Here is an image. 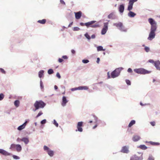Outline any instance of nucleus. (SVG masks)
Listing matches in <instances>:
<instances>
[{"mask_svg": "<svg viewBox=\"0 0 160 160\" xmlns=\"http://www.w3.org/2000/svg\"><path fill=\"white\" fill-rule=\"evenodd\" d=\"M68 102V100H67L66 97L65 96H63L62 98V102L61 103V105L63 107L66 106L67 103Z\"/></svg>", "mask_w": 160, "mask_h": 160, "instance_id": "ddd939ff", "label": "nucleus"}, {"mask_svg": "<svg viewBox=\"0 0 160 160\" xmlns=\"http://www.w3.org/2000/svg\"><path fill=\"white\" fill-rule=\"evenodd\" d=\"M40 83L41 89L42 90H43L44 88V86L43 85V82L41 80H40Z\"/></svg>", "mask_w": 160, "mask_h": 160, "instance_id": "c9c22d12", "label": "nucleus"}, {"mask_svg": "<svg viewBox=\"0 0 160 160\" xmlns=\"http://www.w3.org/2000/svg\"><path fill=\"white\" fill-rule=\"evenodd\" d=\"M43 149L44 151H46L47 152L50 150L49 148L46 146H44Z\"/></svg>", "mask_w": 160, "mask_h": 160, "instance_id": "ea45409f", "label": "nucleus"}, {"mask_svg": "<svg viewBox=\"0 0 160 160\" xmlns=\"http://www.w3.org/2000/svg\"><path fill=\"white\" fill-rule=\"evenodd\" d=\"M123 69L122 67H120L116 68L111 73V77L112 78H114L119 76L121 72Z\"/></svg>", "mask_w": 160, "mask_h": 160, "instance_id": "f257e3e1", "label": "nucleus"}, {"mask_svg": "<svg viewBox=\"0 0 160 160\" xmlns=\"http://www.w3.org/2000/svg\"><path fill=\"white\" fill-rule=\"evenodd\" d=\"M60 2L62 4L64 5L65 4V3L63 0H60Z\"/></svg>", "mask_w": 160, "mask_h": 160, "instance_id": "680f3d73", "label": "nucleus"}, {"mask_svg": "<svg viewBox=\"0 0 160 160\" xmlns=\"http://www.w3.org/2000/svg\"><path fill=\"white\" fill-rule=\"evenodd\" d=\"M148 21L151 25L150 31L155 32L157 28L156 22L152 18H149Z\"/></svg>", "mask_w": 160, "mask_h": 160, "instance_id": "f03ea898", "label": "nucleus"}, {"mask_svg": "<svg viewBox=\"0 0 160 160\" xmlns=\"http://www.w3.org/2000/svg\"><path fill=\"white\" fill-rule=\"evenodd\" d=\"M56 76L59 79L60 78H61V76L60 74L59 73V72H57V74H56Z\"/></svg>", "mask_w": 160, "mask_h": 160, "instance_id": "864d4df0", "label": "nucleus"}, {"mask_svg": "<svg viewBox=\"0 0 160 160\" xmlns=\"http://www.w3.org/2000/svg\"><path fill=\"white\" fill-rule=\"evenodd\" d=\"M126 82L128 85H130L131 84V82L129 80L127 79L126 80Z\"/></svg>", "mask_w": 160, "mask_h": 160, "instance_id": "09e8293b", "label": "nucleus"}, {"mask_svg": "<svg viewBox=\"0 0 160 160\" xmlns=\"http://www.w3.org/2000/svg\"><path fill=\"white\" fill-rule=\"evenodd\" d=\"M53 124L57 127H58V124L57 122L56 121L55 119H54L53 120Z\"/></svg>", "mask_w": 160, "mask_h": 160, "instance_id": "37998d69", "label": "nucleus"}, {"mask_svg": "<svg viewBox=\"0 0 160 160\" xmlns=\"http://www.w3.org/2000/svg\"><path fill=\"white\" fill-rule=\"evenodd\" d=\"M0 153L5 156H10L12 155L11 153L2 149H0Z\"/></svg>", "mask_w": 160, "mask_h": 160, "instance_id": "9b49d317", "label": "nucleus"}, {"mask_svg": "<svg viewBox=\"0 0 160 160\" xmlns=\"http://www.w3.org/2000/svg\"><path fill=\"white\" fill-rule=\"evenodd\" d=\"M80 28L78 27H74L73 28V30L74 31H78L80 30Z\"/></svg>", "mask_w": 160, "mask_h": 160, "instance_id": "8fccbe9b", "label": "nucleus"}, {"mask_svg": "<svg viewBox=\"0 0 160 160\" xmlns=\"http://www.w3.org/2000/svg\"><path fill=\"white\" fill-rule=\"evenodd\" d=\"M140 104L142 106H144L150 104L149 103H145V104H143L142 102H140Z\"/></svg>", "mask_w": 160, "mask_h": 160, "instance_id": "4d7b16f0", "label": "nucleus"}, {"mask_svg": "<svg viewBox=\"0 0 160 160\" xmlns=\"http://www.w3.org/2000/svg\"><path fill=\"white\" fill-rule=\"evenodd\" d=\"M0 71L2 73H3L4 74L5 73V71H4V70L3 69H2V68H0Z\"/></svg>", "mask_w": 160, "mask_h": 160, "instance_id": "13d9d810", "label": "nucleus"}, {"mask_svg": "<svg viewBox=\"0 0 160 160\" xmlns=\"http://www.w3.org/2000/svg\"><path fill=\"white\" fill-rule=\"evenodd\" d=\"M20 140L24 142L25 144H28L29 142L28 139L26 137L23 138L21 139H20Z\"/></svg>", "mask_w": 160, "mask_h": 160, "instance_id": "aec40b11", "label": "nucleus"}, {"mask_svg": "<svg viewBox=\"0 0 160 160\" xmlns=\"http://www.w3.org/2000/svg\"><path fill=\"white\" fill-rule=\"evenodd\" d=\"M147 160H154V158L152 155L150 154Z\"/></svg>", "mask_w": 160, "mask_h": 160, "instance_id": "473e14b6", "label": "nucleus"}, {"mask_svg": "<svg viewBox=\"0 0 160 160\" xmlns=\"http://www.w3.org/2000/svg\"><path fill=\"white\" fill-rule=\"evenodd\" d=\"M38 22L41 24H44L46 22V20L45 19H43L42 20H39L38 21Z\"/></svg>", "mask_w": 160, "mask_h": 160, "instance_id": "7c9ffc66", "label": "nucleus"}, {"mask_svg": "<svg viewBox=\"0 0 160 160\" xmlns=\"http://www.w3.org/2000/svg\"><path fill=\"white\" fill-rule=\"evenodd\" d=\"M144 50L147 52H148L150 51V48L149 47L145 46Z\"/></svg>", "mask_w": 160, "mask_h": 160, "instance_id": "a19ab883", "label": "nucleus"}, {"mask_svg": "<svg viewBox=\"0 0 160 160\" xmlns=\"http://www.w3.org/2000/svg\"><path fill=\"white\" fill-rule=\"evenodd\" d=\"M85 36L86 37V38H87L88 40H90L91 38L90 37V36L87 33H86L84 34Z\"/></svg>", "mask_w": 160, "mask_h": 160, "instance_id": "79ce46f5", "label": "nucleus"}, {"mask_svg": "<svg viewBox=\"0 0 160 160\" xmlns=\"http://www.w3.org/2000/svg\"><path fill=\"white\" fill-rule=\"evenodd\" d=\"M96 22V21H92L89 22H87L84 23L82 22H80V24L81 26H83L84 25H85L87 27H88L90 25L92 24H93L95 23Z\"/></svg>", "mask_w": 160, "mask_h": 160, "instance_id": "9d476101", "label": "nucleus"}, {"mask_svg": "<svg viewBox=\"0 0 160 160\" xmlns=\"http://www.w3.org/2000/svg\"><path fill=\"white\" fill-rule=\"evenodd\" d=\"M28 123V121L26 120L25 122L22 125L19 126L17 128L18 130L19 131H21L23 129H24Z\"/></svg>", "mask_w": 160, "mask_h": 160, "instance_id": "4468645a", "label": "nucleus"}, {"mask_svg": "<svg viewBox=\"0 0 160 160\" xmlns=\"http://www.w3.org/2000/svg\"><path fill=\"white\" fill-rule=\"evenodd\" d=\"M138 153L141 154L140 156L139 157L136 155H134L131 157L130 160H142L143 159V153L141 152Z\"/></svg>", "mask_w": 160, "mask_h": 160, "instance_id": "39448f33", "label": "nucleus"}, {"mask_svg": "<svg viewBox=\"0 0 160 160\" xmlns=\"http://www.w3.org/2000/svg\"><path fill=\"white\" fill-rule=\"evenodd\" d=\"M148 62L151 63H154V62H155L152 59H149L148 60Z\"/></svg>", "mask_w": 160, "mask_h": 160, "instance_id": "5fc2aeb1", "label": "nucleus"}, {"mask_svg": "<svg viewBox=\"0 0 160 160\" xmlns=\"http://www.w3.org/2000/svg\"><path fill=\"white\" fill-rule=\"evenodd\" d=\"M133 5L128 3L127 10L130 11L132 9Z\"/></svg>", "mask_w": 160, "mask_h": 160, "instance_id": "c756f323", "label": "nucleus"}, {"mask_svg": "<svg viewBox=\"0 0 160 160\" xmlns=\"http://www.w3.org/2000/svg\"><path fill=\"white\" fill-rule=\"evenodd\" d=\"M82 62L84 63H87L89 62V61L88 59H83L82 60Z\"/></svg>", "mask_w": 160, "mask_h": 160, "instance_id": "de8ad7c7", "label": "nucleus"}, {"mask_svg": "<svg viewBox=\"0 0 160 160\" xmlns=\"http://www.w3.org/2000/svg\"><path fill=\"white\" fill-rule=\"evenodd\" d=\"M150 123L153 126H154L155 125V122H151Z\"/></svg>", "mask_w": 160, "mask_h": 160, "instance_id": "bf43d9fd", "label": "nucleus"}, {"mask_svg": "<svg viewBox=\"0 0 160 160\" xmlns=\"http://www.w3.org/2000/svg\"><path fill=\"white\" fill-rule=\"evenodd\" d=\"M54 72L53 71L52 69H49L48 71V73L49 74H51Z\"/></svg>", "mask_w": 160, "mask_h": 160, "instance_id": "f704fd0d", "label": "nucleus"}, {"mask_svg": "<svg viewBox=\"0 0 160 160\" xmlns=\"http://www.w3.org/2000/svg\"><path fill=\"white\" fill-rule=\"evenodd\" d=\"M71 52L72 53L74 54L75 53V51L74 50L72 49L71 50Z\"/></svg>", "mask_w": 160, "mask_h": 160, "instance_id": "774afa93", "label": "nucleus"}, {"mask_svg": "<svg viewBox=\"0 0 160 160\" xmlns=\"http://www.w3.org/2000/svg\"><path fill=\"white\" fill-rule=\"evenodd\" d=\"M113 25L116 26L121 32H126L127 31V29L124 27L121 22L114 23Z\"/></svg>", "mask_w": 160, "mask_h": 160, "instance_id": "20e7f679", "label": "nucleus"}, {"mask_svg": "<svg viewBox=\"0 0 160 160\" xmlns=\"http://www.w3.org/2000/svg\"><path fill=\"white\" fill-rule=\"evenodd\" d=\"M149 143L151 145H158L159 144V143L158 142H155L152 141H150Z\"/></svg>", "mask_w": 160, "mask_h": 160, "instance_id": "72a5a7b5", "label": "nucleus"}, {"mask_svg": "<svg viewBox=\"0 0 160 160\" xmlns=\"http://www.w3.org/2000/svg\"><path fill=\"white\" fill-rule=\"evenodd\" d=\"M100 61V59L99 58H97V62L98 63H99V62Z\"/></svg>", "mask_w": 160, "mask_h": 160, "instance_id": "69168bd1", "label": "nucleus"}, {"mask_svg": "<svg viewBox=\"0 0 160 160\" xmlns=\"http://www.w3.org/2000/svg\"><path fill=\"white\" fill-rule=\"evenodd\" d=\"M83 122L82 121L78 122L77 125V129L75 130L76 132L78 131L80 132H82L83 129L82 127L83 126Z\"/></svg>", "mask_w": 160, "mask_h": 160, "instance_id": "423d86ee", "label": "nucleus"}, {"mask_svg": "<svg viewBox=\"0 0 160 160\" xmlns=\"http://www.w3.org/2000/svg\"><path fill=\"white\" fill-rule=\"evenodd\" d=\"M108 22L104 23V26L101 31V34L102 35H104L107 32L108 30Z\"/></svg>", "mask_w": 160, "mask_h": 160, "instance_id": "0eeeda50", "label": "nucleus"}, {"mask_svg": "<svg viewBox=\"0 0 160 160\" xmlns=\"http://www.w3.org/2000/svg\"><path fill=\"white\" fill-rule=\"evenodd\" d=\"M75 18L77 19H80L82 16V12L81 11H79L78 12H74Z\"/></svg>", "mask_w": 160, "mask_h": 160, "instance_id": "2eb2a0df", "label": "nucleus"}, {"mask_svg": "<svg viewBox=\"0 0 160 160\" xmlns=\"http://www.w3.org/2000/svg\"><path fill=\"white\" fill-rule=\"evenodd\" d=\"M43 114V113L42 111H40L38 115H37L36 118H38L41 115H42Z\"/></svg>", "mask_w": 160, "mask_h": 160, "instance_id": "a18cd8bd", "label": "nucleus"}, {"mask_svg": "<svg viewBox=\"0 0 160 160\" xmlns=\"http://www.w3.org/2000/svg\"><path fill=\"white\" fill-rule=\"evenodd\" d=\"M20 102L18 100H16L14 101V105L17 107H18L19 105Z\"/></svg>", "mask_w": 160, "mask_h": 160, "instance_id": "cd10ccee", "label": "nucleus"}, {"mask_svg": "<svg viewBox=\"0 0 160 160\" xmlns=\"http://www.w3.org/2000/svg\"><path fill=\"white\" fill-rule=\"evenodd\" d=\"M44 71L43 70H40L38 72V77L40 78H41L43 75Z\"/></svg>", "mask_w": 160, "mask_h": 160, "instance_id": "a878e982", "label": "nucleus"}, {"mask_svg": "<svg viewBox=\"0 0 160 160\" xmlns=\"http://www.w3.org/2000/svg\"><path fill=\"white\" fill-rule=\"evenodd\" d=\"M133 71L136 73L140 74H145L151 72L150 71H148L142 68H135L134 69Z\"/></svg>", "mask_w": 160, "mask_h": 160, "instance_id": "7ed1b4c3", "label": "nucleus"}, {"mask_svg": "<svg viewBox=\"0 0 160 160\" xmlns=\"http://www.w3.org/2000/svg\"><path fill=\"white\" fill-rule=\"evenodd\" d=\"M97 49L98 51H105V49H103V47L102 46H99L97 47Z\"/></svg>", "mask_w": 160, "mask_h": 160, "instance_id": "bb28decb", "label": "nucleus"}, {"mask_svg": "<svg viewBox=\"0 0 160 160\" xmlns=\"http://www.w3.org/2000/svg\"><path fill=\"white\" fill-rule=\"evenodd\" d=\"M12 157L15 159H20L19 157L15 155H13Z\"/></svg>", "mask_w": 160, "mask_h": 160, "instance_id": "49530a36", "label": "nucleus"}, {"mask_svg": "<svg viewBox=\"0 0 160 160\" xmlns=\"http://www.w3.org/2000/svg\"><path fill=\"white\" fill-rule=\"evenodd\" d=\"M63 59H62V58H59L58 59V62H62V61H63Z\"/></svg>", "mask_w": 160, "mask_h": 160, "instance_id": "e2e57ef3", "label": "nucleus"}, {"mask_svg": "<svg viewBox=\"0 0 160 160\" xmlns=\"http://www.w3.org/2000/svg\"><path fill=\"white\" fill-rule=\"evenodd\" d=\"M89 26L92 28H96L99 27V25L98 24H95L94 25L92 24L90 25Z\"/></svg>", "mask_w": 160, "mask_h": 160, "instance_id": "2f4dec72", "label": "nucleus"}, {"mask_svg": "<svg viewBox=\"0 0 160 160\" xmlns=\"http://www.w3.org/2000/svg\"><path fill=\"white\" fill-rule=\"evenodd\" d=\"M48 154L49 155L50 157H52L54 154L53 151L52 150H50L48 152Z\"/></svg>", "mask_w": 160, "mask_h": 160, "instance_id": "c85d7f7f", "label": "nucleus"}, {"mask_svg": "<svg viewBox=\"0 0 160 160\" xmlns=\"http://www.w3.org/2000/svg\"><path fill=\"white\" fill-rule=\"evenodd\" d=\"M37 103L38 108H43L46 105V104L42 101H36L34 104Z\"/></svg>", "mask_w": 160, "mask_h": 160, "instance_id": "6e6552de", "label": "nucleus"}, {"mask_svg": "<svg viewBox=\"0 0 160 160\" xmlns=\"http://www.w3.org/2000/svg\"><path fill=\"white\" fill-rule=\"evenodd\" d=\"M4 97V95L2 93L0 94V101L2 100Z\"/></svg>", "mask_w": 160, "mask_h": 160, "instance_id": "58836bf2", "label": "nucleus"}, {"mask_svg": "<svg viewBox=\"0 0 160 160\" xmlns=\"http://www.w3.org/2000/svg\"><path fill=\"white\" fill-rule=\"evenodd\" d=\"M108 18L112 19H114L116 18V16L113 12L110 13L108 16Z\"/></svg>", "mask_w": 160, "mask_h": 160, "instance_id": "dca6fc26", "label": "nucleus"}, {"mask_svg": "<svg viewBox=\"0 0 160 160\" xmlns=\"http://www.w3.org/2000/svg\"><path fill=\"white\" fill-rule=\"evenodd\" d=\"M142 150H145L147 148V147L144 145H141L138 147Z\"/></svg>", "mask_w": 160, "mask_h": 160, "instance_id": "b1692460", "label": "nucleus"}, {"mask_svg": "<svg viewBox=\"0 0 160 160\" xmlns=\"http://www.w3.org/2000/svg\"><path fill=\"white\" fill-rule=\"evenodd\" d=\"M118 9L120 13H122L124 9V4H122L120 5Z\"/></svg>", "mask_w": 160, "mask_h": 160, "instance_id": "6ab92c4d", "label": "nucleus"}, {"mask_svg": "<svg viewBox=\"0 0 160 160\" xmlns=\"http://www.w3.org/2000/svg\"><path fill=\"white\" fill-rule=\"evenodd\" d=\"M141 138L140 137L137 135H134L132 138V140L133 141L136 142L139 141Z\"/></svg>", "mask_w": 160, "mask_h": 160, "instance_id": "a211bd4d", "label": "nucleus"}, {"mask_svg": "<svg viewBox=\"0 0 160 160\" xmlns=\"http://www.w3.org/2000/svg\"><path fill=\"white\" fill-rule=\"evenodd\" d=\"M155 32L150 31L149 34V36L148 38V39L149 40L151 41L155 38Z\"/></svg>", "mask_w": 160, "mask_h": 160, "instance_id": "1a4fd4ad", "label": "nucleus"}, {"mask_svg": "<svg viewBox=\"0 0 160 160\" xmlns=\"http://www.w3.org/2000/svg\"><path fill=\"white\" fill-rule=\"evenodd\" d=\"M136 15V14L134 12L130 11L128 13V16L130 18L134 17Z\"/></svg>", "mask_w": 160, "mask_h": 160, "instance_id": "4be33fe9", "label": "nucleus"}, {"mask_svg": "<svg viewBox=\"0 0 160 160\" xmlns=\"http://www.w3.org/2000/svg\"><path fill=\"white\" fill-rule=\"evenodd\" d=\"M16 144H12L11 145L10 149L16 148Z\"/></svg>", "mask_w": 160, "mask_h": 160, "instance_id": "603ef678", "label": "nucleus"}, {"mask_svg": "<svg viewBox=\"0 0 160 160\" xmlns=\"http://www.w3.org/2000/svg\"><path fill=\"white\" fill-rule=\"evenodd\" d=\"M62 58L64 59H67L68 58V57L67 56H62Z\"/></svg>", "mask_w": 160, "mask_h": 160, "instance_id": "0e129e2a", "label": "nucleus"}, {"mask_svg": "<svg viewBox=\"0 0 160 160\" xmlns=\"http://www.w3.org/2000/svg\"><path fill=\"white\" fill-rule=\"evenodd\" d=\"M91 38H92L94 39L95 38V36L94 34H93L91 36Z\"/></svg>", "mask_w": 160, "mask_h": 160, "instance_id": "338daca9", "label": "nucleus"}, {"mask_svg": "<svg viewBox=\"0 0 160 160\" xmlns=\"http://www.w3.org/2000/svg\"><path fill=\"white\" fill-rule=\"evenodd\" d=\"M129 147L128 146H125L122 147L121 150V152L124 153H128L129 152Z\"/></svg>", "mask_w": 160, "mask_h": 160, "instance_id": "f8f14e48", "label": "nucleus"}, {"mask_svg": "<svg viewBox=\"0 0 160 160\" xmlns=\"http://www.w3.org/2000/svg\"><path fill=\"white\" fill-rule=\"evenodd\" d=\"M16 148L17 152H20L22 150V147L20 144H16Z\"/></svg>", "mask_w": 160, "mask_h": 160, "instance_id": "412c9836", "label": "nucleus"}, {"mask_svg": "<svg viewBox=\"0 0 160 160\" xmlns=\"http://www.w3.org/2000/svg\"><path fill=\"white\" fill-rule=\"evenodd\" d=\"M46 122V120L45 119H44L41 121V123L42 124H45Z\"/></svg>", "mask_w": 160, "mask_h": 160, "instance_id": "3c124183", "label": "nucleus"}, {"mask_svg": "<svg viewBox=\"0 0 160 160\" xmlns=\"http://www.w3.org/2000/svg\"><path fill=\"white\" fill-rule=\"evenodd\" d=\"M79 87H78L77 88H72L71 90L72 91H74L77 90H79Z\"/></svg>", "mask_w": 160, "mask_h": 160, "instance_id": "c03bdc74", "label": "nucleus"}, {"mask_svg": "<svg viewBox=\"0 0 160 160\" xmlns=\"http://www.w3.org/2000/svg\"><path fill=\"white\" fill-rule=\"evenodd\" d=\"M136 122L134 120H132L128 125V127H131Z\"/></svg>", "mask_w": 160, "mask_h": 160, "instance_id": "393cba45", "label": "nucleus"}, {"mask_svg": "<svg viewBox=\"0 0 160 160\" xmlns=\"http://www.w3.org/2000/svg\"><path fill=\"white\" fill-rule=\"evenodd\" d=\"M128 72H129L132 73V69L130 68L128 69Z\"/></svg>", "mask_w": 160, "mask_h": 160, "instance_id": "052dcab7", "label": "nucleus"}, {"mask_svg": "<svg viewBox=\"0 0 160 160\" xmlns=\"http://www.w3.org/2000/svg\"><path fill=\"white\" fill-rule=\"evenodd\" d=\"M79 90H87L88 89V87L86 86H81L79 87Z\"/></svg>", "mask_w": 160, "mask_h": 160, "instance_id": "5701e85b", "label": "nucleus"}, {"mask_svg": "<svg viewBox=\"0 0 160 160\" xmlns=\"http://www.w3.org/2000/svg\"><path fill=\"white\" fill-rule=\"evenodd\" d=\"M138 0H129L128 3L133 5L134 3L136 2Z\"/></svg>", "mask_w": 160, "mask_h": 160, "instance_id": "e433bc0d", "label": "nucleus"}, {"mask_svg": "<svg viewBox=\"0 0 160 160\" xmlns=\"http://www.w3.org/2000/svg\"><path fill=\"white\" fill-rule=\"evenodd\" d=\"M93 116L94 118V120H95V122H97L98 121V118L94 115H93Z\"/></svg>", "mask_w": 160, "mask_h": 160, "instance_id": "6e6d98bb", "label": "nucleus"}, {"mask_svg": "<svg viewBox=\"0 0 160 160\" xmlns=\"http://www.w3.org/2000/svg\"><path fill=\"white\" fill-rule=\"evenodd\" d=\"M154 65L157 70H160V67L159 66V65H160V62L159 61L157 60L155 61Z\"/></svg>", "mask_w": 160, "mask_h": 160, "instance_id": "f3484780", "label": "nucleus"}, {"mask_svg": "<svg viewBox=\"0 0 160 160\" xmlns=\"http://www.w3.org/2000/svg\"><path fill=\"white\" fill-rule=\"evenodd\" d=\"M34 106L35 107V109L33 110V111L34 112L36 111L37 110L39 109L38 107V106L37 103L34 104Z\"/></svg>", "mask_w": 160, "mask_h": 160, "instance_id": "4c0bfd02", "label": "nucleus"}]
</instances>
